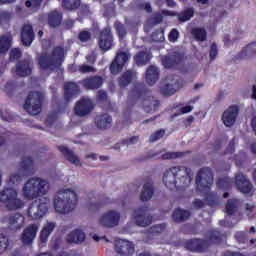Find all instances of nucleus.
<instances>
[{
    "label": "nucleus",
    "mask_w": 256,
    "mask_h": 256,
    "mask_svg": "<svg viewBox=\"0 0 256 256\" xmlns=\"http://www.w3.org/2000/svg\"><path fill=\"white\" fill-rule=\"evenodd\" d=\"M163 15L165 17H176L177 12L169 10H162L161 12H156L151 18L152 24L160 25V23H163Z\"/></svg>",
    "instance_id": "34"
},
{
    "label": "nucleus",
    "mask_w": 256,
    "mask_h": 256,
    "mask_svg": "<svg viewBox=\"0 0 256 256\" xmlns=\"http://www.w3.org/2000/svg\"><path fill=\"white\" fill-rule=\"evenodd\" d=\"M114 29L119 39H125V37H127V27H125L120 21H116L114 23Z\"/></svg>",
    "instance_id": "45"
},
{
    "label": "nucleus",
    "mask_w": 256,
    "mask_h": 256,
    "mask_svg": "<svg viewBox=\"0 0 256 256\" xmlns=\"http://www.w3.org/2000/svg\"><path fill=\"white\" fill-rule=\"evenodd\" d=\"M49 211V202H40L37 206L31 204L27 210L28 218L32 221L41 219Z\"/></svg>",
    "instance_id": "15"
},
{
    "label": "nucleus",
    "mask_w": 256,
    "mask_h": 256,
    "mask_svg": "<svg viewBox=\"0 0 256 256\" xmlns=\"http://www.w3.org/2000/svg\"><path fill=\"white\" fill-rule=\"evenodd\" d=\"M176 91L172 84H165L160 87V93L164 97H171V95H175Z\"/></svg>",
    "instance_id": "47"
},
{
    "label": "nucleus",
    "mask_w": 256,
    "mask_h": 256,
    "mask_svg": "<svg viewBox=\"0 0 256 256\" xmlns=\"http://www.w3.org/2000/svg\"><path fill=\"white\" fill-rule=\"evenodd\" d=\"M226 214L229 217L235 215L237 211H239V200L237 198L228 199L225 205Z\"/></svg>",
    "instance_id": "39"
},
{
    "label": "nucleus",
    "mask_w": 256,
    "mask_h": 256,
    "mask_svg": "<svg viewBox=\"0 0 256 256\" xmlns=\"http://www.w3.org/2000/svg\"><path fill=\"white\" fill-rule=\"evenodd\" d=\"M185 59L187 57L184 53L173 52L162 57L161 63L165 69H179L185 65Z\"/></svg>",
    "instance_id": "10"
},
{
    "label": "nucleus",
    "mask_w": 256,
    "mask_h": 256,
    "mask_svg": "<svg viewBox=\"0 0 256 256\" xmlns=\"http://www.w3.org/2000/svg\"><path fill=\"white\" fill-rule=\"evenodd\" d=\"M46 21L50 29H58L63 24V13L52 10L47 13Z\"/></svg>",
    "instance_id": "27"
},
{
    "label": "nucleus",
    "mask_w": 256,
    "mask_h": 256,
    "mask_svg": "<svg viewBox=\"0 0 256 256\" xmlns=\"http://www.w3.org/2000/svg\"><path fill=\"white\" fill-rule=\"evenodd\" d=\"M129 99H134V101L139 99H142L143 101H151L152 97L151 92L144 86V84H137V86L130 91Z\"/></svg>",
    "instance_id": "20"
},
{
    "label": "nucleus",
    "mask_w": 256,
    "mask_h": 256,
    "mask_svg": "<svg viewBox=\"0 0 256 256\" xmlns=\"http://www.w3.org/2000/svg\"><path fill=\"white\" fill-rule=\"evenodd\" d=\"M66 241L67 243H83V241H85V232L76 229L68 234Z\"/></svg>",
    "instance_id": "35"
},
{
    "label": "nucleus",
    "mask_w": 256,
    "mask_h": 256,
    "mask_svg": "<svg viewBox=\"0 0 256 256\" xmlns=\"http://www.w3.org/2000/svg\"><path fill=\"white\" fill-rule=\"evenodd\" d=\"M0 117L2 118L3 121H7L8 123H11L14 121L13 114L9 112H3V110H0Z\"/></svg>",
    "instance_id": "59"
},
{
    "label": "nucleus",
    "mask_w": 256,
    "mask_h": 256,
    "mask_svg": "<svg viewBox=\"0 0 256 256\" xmlns=\"http://www.w3.org/2000/svg\"><path fill=\"white\" fill-rule=\"evenodd\" d=\"M165 227H167L165 224H157L151 227V231L152 233H163V231H165Z\"/></svg>",
    "instance_id": "62"
},
{
    "label": "nucleus",
    "mask_w": 256,
    "mask_h": 256,
    "mask_svg": "<svg viewBox=\"0 0 256 256\" xmlns=\"http://www.w3.org/2000/svg\"><path fill=\"white\" fill-rule=\"evenodd\" d=\"M115 251L121 256H131L135 253V247L128 240L118 239L115 241Z\"/></svg>",
    "instance_id": "24"
},
{
    "label": "nucleus",
    "mask_w": 256,
    "mask_h": 256,
    "mask_svg": "<svg viewBox=\"0 0 256 256\" xmlns=\"http://www.w3.org/2000/svg\"><path fill=\"white\" fill-rule=\"evenodd\" d=\"M13 43V38L11 36L2 35L0 36V56L5 55Z\"/></svg>",
    "instance_id": "38"
},
{
    "label": "nucleus",
    "mask_w": 256,
    "mask_h": 256,
    "mask_svg": "<svg viewBox=\"0 0 256 256\" xmlns=\"http://www.w3.org/2000/svg\"><path fill=\"white\" fill-rule=\"evenodd\" d=\"M135 79H137V72L133 70H127L118 78V84L121 87H127L131 85Z\"/></svg>",
    "instance_id": "29"
},
{
    "label": "nucleus",
    "mask_w": 256,
    "mask_h": 256,
    "mask_svg": "<svg viewBox=\"0 0 256 256\" xmlns=\"http://www.w3.org/2000/svg\"><path fill=\"white\" fill-rule=\"evenodd\" d=\"M239 117V106L232 105L222 114V121L226 127H233Z\"/></svg>",
    "instance_id": "22"
},
{
    "label": "nucleus",
    "mask_w": 256,
    "mask_h": 256,
    "mask_svg": "<svg viewBox=\"0 0 256 256\" xmlns=\"http://www.w3.org/2000/svg\"><path fill=\"white\" fill-rule=\"evenodd\" d=\"M193 229H195V226H193L191 224H186V225L182 226L181 232L184 235H196L197 233L193 232Z\"/></svg>",
    "instance_id": "56"
},
{
    "label": "nucleus",
    "mask_w": 256,
    "mask_h": 256,
    "mask_svg": "<svg viewBox=\"0 0 256 256\" xmlns=\"http://www.w3.org/2000/svg\"><path fill=\"white\" fill-rule=\"evenodd\" d=\"M159 81V68L157 66H149L146 70V83L150 86Z\"/></svg>",
    "instance_id": "32"
},
{
    "label": "nucleus",
    "mask_w": 256,
    "mask_h": 256,
    "mask_svg": "<svg viewBox=\"0 0 256 256\" xmlns=\"http://www.w3.org/2000/svg\"><path fill=\"white\" fill-rule=\"evenodd\" d=\"M94 123L97 127V129H101L102 131H105L107 129H111L113 125V117L107 113L98 114L94 118Z\"/></svg>",
    "instance_id": "26"
},
{
    "label": "nucleus",
    "mask_w": 256,
    "mask_h": 256,
    "mask_svg": "<svg viewBox=\"0 0 256 256\" xmlns=\"http://www.w3.org/2000/svg\"><path fill=\"white\" fill-rule=\"evenodd\" d=\"M0 203H3L9 211H17L23 209L25 203L18 198L17 190L13 188H5L0 191Z\"/></svg>",
    "instance_id": "7"
},
{
    "label": "nucleus",
    "mask_w": 256,
    "mask_h": 256,
    "mask_svg": "<svg viewBox=\"0 0 256 256\" xmlns=\"http://www.w3.org/2000/svg\"><path fill=\"white\" fill-rule=\"evenodd\" d=\"M208 240L201 238H193L184 242V248L192 253H207L209 251L210 243L219 245L223 241V235L219 230H209L207 232Z\"/></svg>",
    "instance_id": "2"
},
{
    "label": "nucleus",
    "mask_w": 256,
    "mask_h": 256,
    "mask_svg": "<svg viewBox=\"0 0 256 256\" xmlns=\"http://www.w3.org/2000/svg\"><path fill=\"white\" fill-rule=\"evenodd\" d=\"M149 61H151V56L145 51H140L134 56V62L138 66L147 65Z\"/></svg>",
    "instance_id": "41"
},
{
    "label": "nucleus",
    "mask_w": 256,
    "mask_h": 256,
    "mask_svg": "<svg viewBox=\"0 0 256 256\" xmlns=\"http://www.w3.org/2000/svg\"><path fill=\"white\" fill-rule=\"evenodd\" d=\"M177 179L180 181L179 187H189L193 181L191 169L185 166L171 167L164 172L162 181L167 189L173 191V189H177Z\"/></svg>",
    "instance_id": "1"
},
{
    "label": "nucleus",
    "mask_w": 256,
    "mask_h": 256,
    "mask_svg": "<svg viewBox=\"0 0 256 256\" xmlns=\"http://www.w3.org/2000/svg\"><path fill=\"white\" fill-rule=\"evenodd\" d=\"M216 186L221 191H231V188L233 187V178H229L228 176L219 178L216 182Z\"/></svg>",
    "instance_id": "40"
},
{
    "label": "nucleus",
    "mask_w": 256,
    "mask_h": 256,
    "mask_svg": "<svg viewBox=\"0 0 256 256\" xmlns=\"http://www.w3.org/2000/svg\"><path fill=\"white\" fill-rule=\"evenodd\" d=\"M37 231H39V227L36 224L29 225L22 233V243L24 245H31V243H33V239L37 237Z\"/></svg>",
    "instance_id": "28"
},
{
    "label": "nucleus",
    "mask_w": 256,
    "mask_h": 256,
    "mask_svg": "<svg viewBox=\"0 0 256 256\" xmlns=\"http://www.w3.org/2000/svg\"><path fill=\"white\" fill-rule=\"evenodd\" d=\"M121 219V214L114 210H109L105 214H103L100 218V223L103 227H117L119 225V221Z\"/></svg>",
    "instance_id": "19"
},
{
    "label": "nucleus",
    "mask_w": 256,
    "mask_h": 256,
    "mask_svg": "<svg viewBox=\"0 0 256 256\" xmlns=\"http://www.w3.org/2000/svg\"><path fill=\"white\" fill-rule=\"evenodd\" d=\"M4 91L6 95H8V97H11V95H13L15 91H17V81L15 80L8 81L5 85Z\"/></svg>",
    "instance_id": "50"
},
{
    "label": "nucleus",
    "mask_w": 256,
    "mask_h": 256,
    "mask_svg": "<svg viewBox=\"0 0 256 256\" xmlns=\"http://www.w3.org/2000/svg\"><path fill=\"white\" fill-rule=\"evenodd\" d=\"M218 55H219V48L217 47V44L213 42L210 45V51H209L210 61H215Z\"/></svg>",
    "instance_id": "53"
},
{
    "label": "nucleus",
    "mask_w": 256,
    "mask_h": 256,
    "mask_svg": "<svg viewBox=\"0 0 256 256\" xmlns=\"http://www.w3.org/2000/svg\"><path fill=\"white\" fill-rule=\"evenodd\" d=\"M191 34L196 41H207V31L204 28H193Z\"/></svg>",
    "instance_id": "44"
},
{
    "label": "nucleus",
    "mask_w": 256,
    "mask_h": 256,
    "mask_svg": "<svg viewBox=\"0 0 256 256\" xmlns=\"http://www.w3.org/2000/svg\"><path fill=\"white\" fill-rule=\"evenodd\" d=\"M169 41L175 42L179 39V31L177 29H172L168 35Z\"/></svg>",
    "instance_id": "60"
},
{
    "label": "nucleus",
    "mask_w": 256,
    "mask_h": 256,
    "mask_svg": "<svg viewBox=\"0 0 256 256\" xmlns=\"http://www.w3.org/2000/svg\"><path fill=\"white\" fill-rule=\"evenodd\" d=\"M64 61L65 48L61 46L54 47L51 54L44 52L38 56V65L42 71H54V69H59Z\"/></svg>",
    "instance_id": "4"
},
{
    "label": "nucleus",
    "mask_w": 256,
    "mask_h": 256,
    "mask_svg": "<svg viewBox=\"0 0 256 256\" xmlns=\"http://www.w3.org/2000/svg\"><path fill=\"white\" fill-rule=\"evenodd\" d=\"M193 206L195 209H203V207H205V202L201 199H195L193 201Z\"/></svg>",
    "instance_id": "64"
},
{
    "label": "nucleus",
    "mask_w": 256,
    "mask_h": 256,
    "mask_svg": "<svg viewBox=\"0 0 256 256\" xmlns=\"http://www.w3.org/2000/svg\"><path fill=\"white\" fill-rule=\"evenodd\" d=\"M47 193H49V182L39 177L30 178L22 188V195L28 201L43 197Z\"/></svg>",
    "instance_id": "5"
},
{
    "label": "nucleus",
    "mask_w": 256,
    "mask_h": 256,
    "mask_svg": "<svg viewBox=\"0 0 256 256\" xmlns=\"http://www.w3.org/2000/svg\"><path fill=\"white\" fill-rule=\"evenodd\" d=\"M58 151H60L65 159H67V161H69L73 165H81V160L77 155H75V152H73V150H69V148L65 146H58Z\"/></svg>",
    "instance_id": "30"
},
{
    "label": "nucleus",
    "mask_w": 256,
    "mask_h": 256,
    "mask_svg": "<svg viewBox=\"0 0 256 256\" xmlns=\"http://www.w3.org/2000/svg\"><path fill=\"white\" fill-rule=\"evenodd\" d=\"M225 153L226 154L227 153H230V154L235 153V138L229 142L228 147H227Z\"/></svg>",
    "instance_id": "63"
},
{
    "label": "nucleus",
    "mask_w": 256,
    "mask_h": 256,
    "mask_svg": "<svg viewBox=\"0 0 256 256\" xmlns=\"http://www.w3.org/2000/svg\"><path fill=\"white\" fill-rule=\"evenodd\" d=\"M154 193H155V189L153 188V183L146 182L143 185V189H142V192L140 194V201L145 203V201L151 200V198L153 197Z\"/></svg>",
    "instance_id": "33"
},
{
    "label": "nucleus",
    "mask_w": 256,
    "mask_h": 256,
    "mask_svg": "<svg viewBox=\"0 0 256 256\" xmlns=\"http://www.w3.org/2000/svg\"><path fill=\"white\" fill-rule=\"evenodd\" d=\"M98 47L101 51H104V53L113 48V31L111 30V27L107 26L99 31Z\"/></svg>",
    "instance_id": "11"
},
{
    "label": "nucleus",
    "mask_w": 256,
    "mask_h": 256,
    "mask_svg": "<svg viewBox=\"0 0 256 256\" xmlns=\"http://www.w3.org/2000/svg\"><path fill=\"white\" fill-rule=\"evenodd\" d=\"M62 7L66 11H75L81 7V0H62Z\"/></svg>",
    "instance_id": "42"
},
{
    "label": "nucleus",
    "mask_w": 256,
    "mask_h": 256,
    "mask_svg": "<svg viewBox=\"0 0 256 256\" xmlns=\"http://www.w3.org/2000/svg\"><path fill=\"white\" fill-rule=\"evenodd\" d=\"M256 55V42L248 44L242 49V51L236 56V59H251Z\"/></svg>",
    "instance_id": "31"
},
{
    "label": "nucleus",
    "mask_w": 256,
    "mask_h": 256,
    "mask_svg": "<svg viewBox=\"0 0 256 256\" xmlns=\"http://www.w3.org/2000/svg\"><path fill=\"white\" fill-rule=\"evenodd\" d=\"M134 219L138 227H149L153 223V216L149 215V207L140 206L134 210Z\"/></svg>",
    "instance_id": "12"
},
{
    "label": "nucleus",
    "mask_w": 256,
    "mask_h": 256,
    "mask_svg": "<svg viewBox=\"0 0 256 256\" xmlns=\"http://www.w3.org/2000/svg\"><path fill=\"white\" fill-rule=\"evenodd\" d=\"M129 61V54L127 52H120L116 55L112 63L110 64V73L112 75H119L125 67V63Z\"/></svg>",
    "instance_id": "17"
},
{
    "label": "nucleus",
    "mask_w": 256,
    "mask_h": 256,
    "mask_svg": "<svg viewBox=\"0 0 256 256\" xmlns=\"http://www.w3.org/2000/svg\"><path fill=\"white\" fill-rule=\"evenodd\" d=\"M81 93L79 84L77 82H65L64 83V101L65 103H71L77 95Z\"/></svg>",
    "instance_id": "21"
},
{
    "label": "nucleus",
    "mask_w": 256,
    "mask_h": 256,
    "mask_svg": "<svg viewBox=\"0 0 256 256\" xmlns=\"http://www.w3.org/2000/svg\"><path fill=\"white\" fill-rule=\"evenodd\" d=\"M78 199L77 193L74 190H60L58 196L54 198V209L56 213L67 215V213L75 211Z\"/></svg>",
    "instance_id": "3"
},
{
    "label": "nucleus",
    "mask_w": 256,
    "mask_h": 256,
    "mask_svg": "<svg viewBox=\"0 0 256 256\" xmlns=\"http://www.w3.org/2000/svg\"><path fill=\"white\" fill-rule=\"evenodd\" d=\"M95 109V104L89 98H81L78 102H76L74 107V113L77 117H86V115H90L91 111Z\"/></svg>",
    "instance_id": "14"
},
{
    "label": "nucleus",
    "mask_w": 256,
    "mask_h": 256,
    "mask_svg": "<svg viewBox=\"0 0 256 256\" xmlns=\"http://www.w3.org/2000/svg\"><path fill=\"white\" fill-rule=\"evenodd\" d=\"M234 183L237 187V190L240 191V193L249 195V193L253 191V184L251 183V181H249L247 175L243 173H238L235 175Z\"/></svg>",
    "instance_id": "18"
},
{
    "label": "nucleus",
    "mask_w": 256,
    "mask_h": 256,
    "mask_svg": "<svg viewBox=\"0 0 256 256\" xmlns=\"http://www.w3.org/2000/svg\"><path fill=\"white\" fill-rule=\"evenodd\" d=\"M15 73L18 77H29V75L33 73V58L18 60L15 67Z\"/></svg>",
    "instance_id": "16"
},
{
    "label": "nucleus",
    "mask_w": 256,
    "mask_h": 256,
    "mask_svg": "<svg viewBox=\"0 0 256 256\" xmlns=\"http://www.w3.org/2000/svg\"><path fill=\"white\" fill-rule=\"evenodd\" d=\"M235 239L242 245H249V233L247 232H237L235 234Z\"/></svg>",
    "instance_id": "51"
},
{
    "label": "nucleus",
    "mask_w": 256,
    "mask_h": 256,
    "mask_svg": "<svg viewBox=\"0 0 256 256\" xmlns=\"http://www.w3.org/2000/svg\"><path fill=\"white\" fill-rule=\"evenodd\" d=\"M195 15V10L193 8H188L181 14L177 13L176 17H178V21L180 23H186V21H189L191 18H193Z\"/></svg>",
    "instance_id": "43"
},
{
    "label": "nucleus",
    "mask_w": 256,
    "mask_h": 256,
    "mask_svg": "<svg viewBox=\"0 0 256 256\" xmlns=\"http://www.w3.org/2000/svg\"><path fill=\"white\" fill-rule=\"evenodd\" d=\"M163 137H165V129L161 128L156 130L150 135V143H155L156 141H159V139H163Z\"/></svg>",
    "instance_id": "52"
},
{
    "label": "nucleus",
    "mask_w": 256,
    "mask_h": 256,
    "mask_svg": "<svg viewBox=\"0 0 256 256\" xmlns=\"http://www.w3.org/2000/svg\"><path fill=\"white\" fill-rule=\"evenodd\" d=\"M21 41L24 47H31V43L35 41V32L33 31V25H23L21 29Z\"/></svg>",
    "instance_id": "25"
},
{
    "label": "nucleus",
    "mask_w": 256,
    "mask_h": 256,
    "mask_svg": "<svg viewBox=\"0 0 256 256\" xmlns=\"http://www.w3.org/2000/svg\"><path fill=\"white\" fill-rule=\"evenodd\" d=\"M43 101H45L43 93L32 91L28 94L23 107L29 115H39L43 111Z\"/></svg>",
    "instance_id": "8"
},
{
    "label": "nucleus",
    "mask_w": 256,
    "mask_h": 256,
    "mask_svg": "<svg viewBox=\"0 0 256 256\" xmlns=\"http://www.w3.org/2000/svg\"><path fill=\"white\" fill-rule=\"evenodd\" d=\"M54 230H55V223L47 222L40 232L41 243H47V240L49 239V235H51V233H53Z\"/></svg>",
    "instance_id": "36"
},
{
    "label": "nucleus",
    "mask_w": 256,
    "mask_h": 256,
    "mask_svg": "<svg viewBox=\"0 0 256 256\" xmlns=\"http://www.w3.org/2000/svg\"><path fill=\"white\" fill-rule=\"evenodd\" d=\"M41 3H43V0H27L25 2V6L32 7V9H39V7H41Z\"/></svg>",
    "instance_id": "57"
},
{
    "label": "nucleus",
    "mask_w": 256,
    "mask_h": 256,
    "mask_svg": "<svg viewBox=\"0 0 256 256\" xmlns=\"http://www.w3.org/2000/svg\"><path fill=\"white\" fill-rule=\"evenodd\" d=\"M21 169L23 174L15 173L10 175L7 181V184L10 187H14V185L21 183L24 177H31V175L35 173V160H33V157H23L21 161Z\"/></svg>",
    "instance_id": "6"
},
{
    "label": "nucleus",
    "mask_w": 256,
    "mask_h": 256,
    "mask_svg": "<svg viewBox=\"0 0 256 256\" xmlns=\"http://www.w3.org/2000/svg\"><path fill=\"white\" fill-rule=\"evenodd\" d=\"M6 221L11 231H19L25 227V216L20 213H14L6 216Z\"/></svg>",
    "instance_id": "23"
},
{
    "label": "nucleus",
    "mask_w": 256,
    "mask_h": 256,
    "mask_svg": "<svg viewBox=\"0 0 256 256\" xmlns=\"http://www.w3.org/2000/svg\"><path fill=\"white\" fill-rule=\"evenodd\" d=\"M9 245H11L9 237L5 234H0V255H3V253L9 249Z\"/></svg>",
    "instance_id": "48"
},
{
    "label": "nucleus",
    "mask_w": 256,
    "mask_h": 256,
    "mask_svg": "<svg viewBox=\"0 0 256 256\" xmlns=\"http://www.w3.org/2000/svg\"><path fill=\"white\" fill-rule=\"evenodd\" d=\"M191 217V212L189 210H183V209H175L172 214V219L175 221V223H181L182 221H187Z\"/></svg>",
    "instance_id": "37"
},
{
    "label": "nucleus",
    "mask_w": 256,
    "mask_h": 256,
    "mask_svg": "<svg viewBox=\"0 0 256 256\" xmlns=\"http://www.w3.org/2000/svg\"><path fill=\"white\" fill-rule=\"evenodd\" d=\"M205 200L207 201L209 207H215L219 203V195L217 192H208L205 195Z\"/></svg>",
    "instance_id": "46"
},
{
    "label": "nucleus",
    "mask_w": 256,
    "mask_h": 256,
    "mask_svg": "<svg viewBox=\"0 0 256 256\" xmlns=\"http://www.w3.org/2000/svg\"><path fill=\"white\" fill-rule=\"evenodd\" d=\"M78 39L81 41V43H87L88 41H91V32L87 30L79 32Z\"/></svg>",
    "instance_id": "54"
},
{
    "label": "nucleus",
    "mask_w": 256,
    "mask_h": 256,
    "mask_svg": "<svg viewBox=\"0 0 256 256\" xmlns=\"http://www.w3.org/2000/svg\"><path fill=\"white\" fill-rule=\"evenodd\" d=\"M11 21V13L9 12H0V24L5 22L9 23Z\"/></svg>",
    "instance_id": "61"
},
{
    "label": "nucleus",
    "mask_w": 256,
    "mask_h": 256,
    "mask_svg": "<svg viewBox=\"0 0 256 256\" xmlns=\"http://www.w3.org/2000/svg\"><path fill=\"white\" fill-rule=\"evenodd\" d=\"M179 157H181V154L179 152H167L165 154H162V159H164L165 161L169 159H177Z\"/></svg>",
    "instance_id": "58"
},
{
    "label": "nucleus",
    "mask_w": 256,
    "mask_h": 256,
    "mask_svg": "<svg viewBox=\"0 0 256 256\" xmlns=\"http://www.w3.org/2000/svg\"><path fill=\"white\" fill-rule=\"evenodd\" d=\"M213 185V171L209 167L201 168L196 175V187L203 193L209 191Z\"/></svg>",
    "instance_id": "9"
},
{
    "label": "nucleus",
    "mask_w": 256,
    "mask_h": 256,
    "mask_svg": "<svg viewBox=\"0 0 256 256\" xmlns=\"http://www.w3.org/2000/svg\"><path fill=\"white\" fill-rule=\"evenodd\" d=\"M22 55L23 54L19 48H14L10 52V61H18V59H21Z\"/></svg>",
    "instance_id": "55"
},
{
    "label": "nucleus",
    "mask_w": 256,
    "mask_h": 256,
    "mask_svg": "<svg viewBox=\"0 0 256 256\" xmlns=\"http://www.w3.org/2000/svg\"><path fill=\"white\" fill-rule=\"evenodd\" d=\"M79 85L86 89L87 91H97V89H101L103 87V83H105V79L103 76L92 75L80 80Z\"/></svg>",
    "instance_id": "13"
},
{
    "label": "nucleus",
    "mask_w": 256,
    "mask_h": 256,
    "mask_svg": "<svg viewBox=\"0 0 256 256\" xmlns=\"http://www.w3.org/2000/svg\"><path fill=\"white\" fill-rule=\"evenodd\" d=\"M78 72L82 75H87V73H97V68L91 64H81L78 66Z\"/></svg>",
    "instance_id": "49"
}]
</instances>
